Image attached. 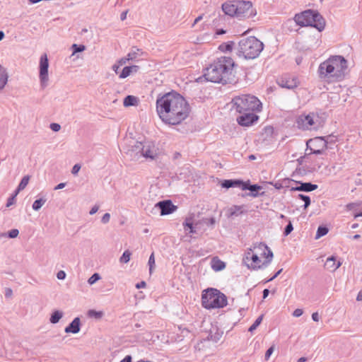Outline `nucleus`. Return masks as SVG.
<instances>
[{"label":"nucleus","mask_w":362,"mask_h":362,"mask_svg":"<svg viewBox=\"0 0 362 362\" xmlns=\"http://www.w3.org/2000/svg\"><path fill=\"white\" fill-rule=\"evenodd\" d=\"M234 66L235 62L232 58L221 57L205 69L203 77L212 83H231L235 79Z\"/></svg>","instance_id":"nucleus-2"},{"label":"nucleus","mask_w":362,"mask_h":362,"mask_svg":"<svg viewBox=\"0 0 362 362\" xmlns=\"http://www.w3.org/2000/svg\"><path fill=\"white\" fill-rule=\"evenodd\" d=\"M303 313V311L302 309H300V308H297L296 309L293 313V315L294 317H298L300 316H301Z\"/></svg>","instance_id":"nucleus-56"},{"label":"nucleus","mask_w":362,"mask_h":362,"mask_svg":"<svg viewBox=\"0 0 362 362\" xmlns=\"http://www.w3.org/2000/svg\"><path fill=\"white\" fill-rule=\"evenodd\" d=\"M66 185V183L64 182H61L59 184H58L57 186L54 187V190H58V189H63Z\"/></svg>","instance_id":"nucleus-64"},{"label":"nucleus","mask_w":362,"mask_h":362,"mask_svg":"<svg viewBox=\"0 0 362 362\" xmlns=\"http://www.w3.org/2000/svg\"><path fill=\"white\" fill-rule=\"evenodd\" d=\"M140 49L136 47H133L131 51L127 54V57L130 61H135L139 54Z\"/></svg>","instance_id":"nucleus-30"},{"label":"nucleus","mask_w":362,"mask_h":362,"mask_svg":"<svg viewBox=\"0 0 362 362\" xmlns=\"http://www.w3.org/2000/svg\"><path fill=\"white\" fill-rule=\"evenodd\" d=\"M252 254L253 253L252 249H249V250L245 253V257L243 258V261L247 264L248 268H250V266L247 262L251 260L250 257Z\"/></svg>","instance_id":"nucleus-45"},{"label":"nucleus","mask_w":362,"mask_h":362,"mask_svg":"<svg viewBox=\"0 0 362 362\" xmlns=\"http://www.w3.org/2000/svg\"><path fill=\"white\" fill-rule=\"evenodd\" d=\"M233 45H234V42L232 41H230L227 43L221 45L219 48L222 50L232 51Z\"/></svg>","instance_id":"nucleus-40"},{"label":"nucleus","mask_w":362,"mask_h":362,"mask_svg":"<svg viewBox=\"0 0 362 362\" xmlns=\"http://www.w3.org/2000/svg\"><path fill=\"white\" fill-rule=\"evenodd\" d=\"M81 328V320L79 317H75L68 326L64 329L66 333L77 334Z\"/></svg>","instance_id":"nucleus-17"},{"label":"nucleus","mask_w":362,"mask_h":362,"mask_svg":"<svg viewBox=\"0 0 362 362\" xmlns=\"http://www.w3.org/2000/svg\"><path fill=\"white\" fill-rule=\"evenodd\" d=\"M278 83L281 87L288 89H293L297 86V82L296 79L289 80L282 78L278 81Z\"/></svg>","instance_id":"nucleus-21"},{"label":"nucleus","mask_w":362,"mask_h":362,"mask_svg":"<svg viewBox=\"0 0 362 362\" xmlns=\"http://www.w3.org/2000/svg\"><path fill=\"white\" fill-rule=\"evenodd\" d=\"M19 234V230L18 229H12L9 230L8 233H1L0 238H6L8 237L9 238H16L18 237Z\"/></svg>","instance_id":"nucleus-31"},{"label":"nucleus","mask_w":362,"mask_h":362,"mask_svg":"<svg viewBox=\"0 0 362 362\" xmlns=\"http://www.w3.org/2000/svg\"><path fill=\"white\" fill-rule=\"evenodd\" d=\"M128 67L129 69V71H131V74L137 73L140 69V67L137 65L128 66Z\"/></svg>","instance_id":"nucleus-52"},{"label":"nucleus","mask_w":362,"mask_h":362,"mask_svg":"<svg viewBox=\"0 0 362 362\" xmlns=\"http://www.w3.org/2000/svg\"><path fill=\"white\" fill-rule=\"evenodd\" d=\"M155 207L160 209L161 216L170 214L177 209V206L174 205L172 201L169 199L158 202L156 204Z\"/></svg>","instance_id":"nucleus-12"},{"label":"nucleus","mask_w":362,"mask_h":362,"mask_svg":"<svg viewBox=\"0 0 362 362\" xmlns=\"http://www.w3.org/2000/svg\"><path fill=\"white\" fill-rule=\"evenodd\" d=\"M226 267L224 262L219 259L218 257H214L211 260V268L216 271L219 272Z\"/></svg>","instance_id":"nucleus-22"},{"label":"nucleus","mask_w":362,"mask_h":362,"mask_svg":"<svg viewBox=\"0 0 362 362\" xmlns=\"http://www.w3.org/2000/svg\"><path fill=\"white\" fill-rule=\"evenodd\" d=\"M336 262V257L334 256H331L327 259L325 267L327 269L334 272L341 265V262L340 261H338L337 262Z\"/></svg>","instance_id":"nucleus-20"},{"label":"nucleus","mask_w":362,"mask_h":362,"mask_svg":"<svg viewBox=\"0 0 362 362\" xmlns=\"http://www.w3.org/2000/svg\"><path fill=\"white\" fill-rule=\"evenodd\" d=\"M294 21L301 27L310 26L320 32L325 29L326 24L323 16L317 10L313 9H308L296 14Z\"/></svg>","instance_id":"nucleus-5"},{"label":"nucleus","mask_w":362,"mask_h":362,"mask_svg":"<svg viewBox=\"0 0 362 362\" xmlns=\"http://www.w3.org/2000/svg\"><path fill=\"white\" fill-rule=\"evenodd\" d=\"M250 259L252 261L251 265H250L251 268H252V266H256L255 264L253 265L252 263L258 264L261 262L257 254H252L250 257Z\"/></svg>","instance_id":"nucleus-47"},{"label":"nucleus","mask_w":362,"mask_h":362,"mask_svg":"<svg viewBox=\"0 0 362 362\" xmlns=\"http://www.w3.org/2000/svg\"><path fill=\"white\" fill-rule=\"evenodd\" d=\"M328 140L325 137L317 136L307 141L308 148H310L311 153L322 154L327 148Z\"/></svg>","instance_id":"nucleus-9"},{"label":"nucleus","mask_w":362,"mask_h":362,"mask_svg":"<svg viewBox=\"0 0 362 362\" xmlns=\"http://www.w3.org/2000/svg\"><path fill=\"white\" fill-rule=\"evenodd\" d=\"M184 228L189 233H195L196 230L194 228V221L192 217H187L183 223Z\"/></svg>","instance_id":"nucleus-24"},{"label":"nucleus","mask_w":362,"mask_h":362,"mask_svg":"<svg viewBox=\"0 0 362 362\" xmlns=\"http://www.w3.org/2000/svg\"><path fill=\"white\" fill-rule=\"evenodd\" d=\"M235 8L238 11V18H251L256 15V11L253 8L251 1L236 0Z\"/></svg>","instance_id":"nucleus-8"},{"label":"nucleus","mask_w":362,"mask_h":362,"mask_svg":"<svg viewBox=\"0 0 362 362\" xmlns=\"http://www.w3.org/2000/svg\"><path fill=\"white\" fill-rule=\"evenodd\" d=\"M98 209H99V206H98V205L93 206L89 211L90 215L95 214L98 211Z\"/></svg>","instance_id":"nucleus-60"},{"label":"nucleus","mask_w":362,"mask_h":362,"mask_svg":"<svg viewBox=\"0 0 362 362\" xmlns=\"http://www.w3.org/2000/svg\"><path fill=\"white\" fill-rule=\"evenodd\" d=\"M202 221L207 226H214L216 223L215 218H214V217H211L209 218H204Z\"/></svg>","instance_id":"nucleus-48"},{"label":"nucleus","mask_w":362,"mask_h":362,"mask_svg":"<svg viewBox=\"0 0 362 362\" xmlns=\"http://www.w3.org/2000/svg\"><path fill=\"white\" fill-rule=\"evenodd\" d=\"M347 68V60L342 56L334 55L320 64L318 73L321 78L340 81L344 79Z\"/></svg>","instance_id":"nucleus-3"},{"label":"nucleus","mask_w":362,"mask_h":362,"mask_svg":"<svg viewBox=\"0 0 362 362\" xmlns=\"http://www.w3.org/2000/svg\"><path fill=\"white\" fill-rule=\"evenodd\" d=\"M296 182L298 185L296 187H292L291 191L310 192L318 188L317 185L311 182H303L301 181H297Z\"/></svg>","instance_id":"nucleus-14"},{"label":"nucleus","mask_w":362,"mask_h":362,"mask_svg":"<svg viewBox=\"0 0 362 362\" xmlns=\"http://www.w3.org/2000/svg\"><path fill=\"white\" fill-rule=\"evenodd\" d=\"M5 296L6 298H11L13 295V291L10 288H6L5 290Z\"/></svg>","instance_id":"nucleus-59"},{"label":"nucleus","mask_w":362,"mask_h":362,"mask_svg":"<svg viewBox=\"0 0 362 362\" xmlns=\"http://www.w3.org/2000/svg\"><path fill=\"white\" fill-rule=\"evenodd\" d=\"M131 75V71H129V69L128 66H124L120 73L119 77V78H125Z\"/></svg>","instance_id":"nucleus-43"},{"label":"nucleus","mask_w":362,"mask_h":362,"mask_svg":"<svg viewBox=\"0 0 362 362\" xmlns=\"http://www.w3.org/2000/svg\"><path fill=\"white\" fill-rule=\"evenodd\" d=\"M30 179V175H25L21 180L18 187V191H22L23 190L26 186L28 185V182H29V180Z\"/></svg>","instance_id":"nucleus-33"},{"label":"nucleus","mask_w":362,"mask_h":362,"mask_svg":"<svg viewBox=\"0 0 362 362\" xmlns=\"http://www.w3.org/2000/svg\"><path fill=\"white\" fill-rule=\"evenodd\" d=\"M259 247L261 249L264 248V250H267L268 254L266 256V260L262 263V264L258 266H252L253 269H261L262 267H267L272 262L273 258V252L265 244L260 243Z\"/></svg>","instance_id":"nucleus-19"},{"label":"nucleus","mask_w":362,"mask_h":362,"mask_svg":"<svg viewBox=\"0 0 362 362\" xmlns=\"http://www.w3.org/2000/svg\"><path fill=\"white\" fill-rule=\"evenodd\" d=\"M50 129L53 132H59L61 129V126L58 123H52L50 124Z\"/></svg>","instance_id":"nucleus-51"},{"label":"nucleus","mask_w":362,"mask_h":362,"mask_svg":"<svg viewBox=\"0 0 362 362\" xmlns=\"http://www.w3.org/2000/svg\"><path fill=\"white\" fill-rule=\"evenodd\" d=\"M328 232H329V228H327V226H324V225L320 226L317 228V230L316 232L315 239L317 240V239L325 236V235H327L328 233Z\"/></svg>","instance_id":"nucleus-28"},{"label":"nucleus","mask_w":362,"mask_h":362,"mask_svg":"<svg viewBox=\"0 0 362 362\" xmlns=\"http://www.w3.org/2000/svg\"><path fill=\"white\" fill-rule=\"evenodd\" d=\"M130 62L129 59L127 57V56L124 57H122L121 58L118 62H117V64L119 65V66H123L124 64H126L127 62Z\"/></svg>","instance_id":"nucleus-50"},{"label":"nucleus","mask_w":362,"mask_h":362,"mask_svg":"<svg viewBox=\"0 0 362 362\" xmlns=\"http://www.w3.org/2000/svg\"><path fill=\"white\" fill-rule=\"evenodd\" d=\"M146 282L144 281H141V282L137 283L136 284V288L139 289V288L146 287Z\"/></svg>","instance_id":"nucleus-61"},{"label":"nucleus","mask_w":362,"mask_h":362,"mask_svg":"<svg viewBox=\"0 0 362 362\" xmlns=\"http://www.w3.org/2000/svg\"><path fill=\"white\" fill-rule=\"evenodd\" d=\"M233 107L237 112L260 111L262 103L259 99L250 95H243L234 98Z\"/></svg>","instance_id":"nucleus-7"},{"label":"nucleus","mask_w":362,"mask_h":362,"mask_svg":"<svg viewBox=\"0 0 362 362\" xmlns=\"http://www.w3.org/2000/svg\"><path fill=\"white\" fill-rule=\"evenodd\" d=\"M81 169V165L79 164H75L71 170V173L74 175H77L78 171Z\"/></svg>","instance_id":"nucleus-54"},{"label":"nucleus","mask_w":362,"mask_h":362,"mask_svg":"<svg viewBox=\"0 0 362 362\" xmlns=\"http://www.w3.org/2000/svg\"><path fill=\"white\" fill-rule=\"evenodd\" d=\"M139 99L136 96L129 95L124 98L123 105L124 107L137 105Z\"/></svg>","instance_id":"nucleus-25"},{"label":"nucleus","mask_w":362,"mask_h":362,"mask_svg":"<svg viewBox=\"0 0 362 362\" xmlns=\"http://www.w3.org/2000/svg\"><path fill=\"white\" fill-rule=\"evenodd\" d=\"M227 303L226 296L216 288H208L203 291L202 304L204 308H222Z\"/></svg>","instance_id":"nucleus-6"},{"label":"nucleus","mask_w":362,"mask_h":362,"mask_svg":"<svg viewBox=\"0 0 362 362\" xmlns=\"http://www.w3.org/2000/svg\"><path fill=\"white\" fill-rule=\"evenodd\" d=\"M243 206L234 205L230 208L229 212L230 216H238L243 213Z\"/></svg>","instance_id":"nucleus-29"},{"label":"nucleus","mask_w":362,"mask_h":362,"mask_svg":"<svg viewBox=\"0 0 362 362\" xmlns=\"http://www.w3.org/2000/svg\"><path fill=\"white\" fill-rule=\"evenodd\" d=\"M264 48V44L254 36L241 39L238 45L237 55L245 59L257 58Z\"/></svg>","instance_id":"nucleus-4"},{"label":"nucleus","mask_w":362,"mask_h":362,"mask_svg":"<svg viewBox=\"0 0 362 362\" xmlns=\"http://www.w3.org/2000/svg\"><path fill=\"white\" fill-rule=\"evenodd\" d=\"M148 264V266H149V272H150V274H151L152 271H153V267L155 266V257H154V254L153 253H152L150 255Z\"/></svg>","instance_id":"nucleus-44"},{"label":"nucleus","mask_w":362,"mask_h":362,"mask_svg":"<svg viewBox=\"0 0 362 362\" xmlns=\"http://www.w3.org/2000/svg\"><path fill=\"white\" fill-rule=\"evenodd\" d=\"M71 49L73 51L72 54H74L76 53L84 51L86 49V46L83 45L73 44L71 45Z\"/></svg>","instance_id":"nucleus-38"},{"label":"nucleus","mask_w":362,"mask_h":362,"mask_svg":"<svg viewBox=\"0 0 362 362\" xmlns=\"http://www.w3.org/2000/svg\"><path fill=\"white\" fill-rule=\"evenodd\" d=\"M49 60L46 53L41 55L39 64V78L42 88L47 87L49 81Z\"/></svg>","instance_id":"nucleus-10"},{"label":"nucleus","mask_w":362,"mask_h":362,"mask_svg":"<svg viewBox=\"0 0 362 362\" xmlns=\"http://www.w3.org/2000/svg\"><path fill=\"white\" fill-rule=\"evenodd\" d=\"M110 220V214L109 213H106L105 214L102 218H101V222L104 224L105 223H107Z\"/></svg>","instance_id":"nucleus-49"},{"label":"nucleus","mask_w":362,"mask_h":362,"mask_svg":"<svg viewBox=\"0 0 362 362\" xmlns=\"http://www.w3.org/2000/svg\"><path fill=\"white\" fill-rule=\"evenodd\" d=\"M47 199L45 198H40L36 199L32 206V208L34 211H39L42 206L45 204Z\"/></svg>","instance_id":"nucleus-32"},{"label":"nucleus","mask_w":362,"mask_h":362,"mask_svg":"<svg viewBox=\"0 0 362 362\" xmlns=\"http://www.w3.org/2000/svg\"><path fill=\"white\" fill-rule=\"evenodd\" d=\"M262 187L257 184L252 185L250 184V181H244V184L243 186V190H249L250 192L247 195L251 196L253 197H257L259 196V190L262 189Z\"/></svg>","instance_id":"nucleus-16"},{"label":"nucleus","mask_w":362,"mask_h":362,"mask_svg":"<svg viewBox=\"0 0 362 362\" xmlns=\"http://www.w3.org/2000/svg\"><path fill=\"white\" fill-rule=\"evenodd\" d=\"M156 111L164 123L177 125L188 117L190 109L189 104L180 94L172 91L157 98Z\"/></svg>","instance_id":"nucleus-1"},{"label":"nucleus","mask_w":362,"mask_h":362,"mask_svg":"<svg viewBox=\"0 0 362 362\" xmlns=\"http://www.w3.org/2000/svg\"><path fill=\"white\" fill-rule=\"evenodd\" d=\"M312 319L315 322H318L320 320V317L318 313L315 312L312 314Z\"/></svg>","instance_id":"nucleus-62"},{"label":"nucleus","mask_w":362,"mask_h":362,"mask_svg":"<svg viewBox=\"0 0 362 362\" xmlns=\"http://www.w3.org/2000/svg\"><path fill=\"white\" fill-rule=\"evenodd\" d=\"M263 316H264L263 315H261L255 320L254 323L249 327V329H248L249 332H252L254 330H255L257 328V327L261 324V322L263 320Z\"/></svg>","instance_id":"nucleus-35"},{"label":"nucleus","mask_w":362,"mask_h":362,"mask_svg":"<svg viewBox=\"0 0 362 362\" xmlns=\"http://www.w3.org/2000/svg\"><path fill=\"white\" fill-rule=\"evenodd\" d=\"M139 148L141 149L140 156H144L146 158L154 159L156 156V150L152 142L145 141L143 144H139Z\"/></svg>","instance_id":"nucleus-13"},{"label":"nucleus","mask_w":362,"mask_h":362,"mask_svg":"<svg viewBox=\"0 0 362 362\" xmlns=\"http://www.w3.org/2000/svg\"><path fill=\"white\" fill-rule=\"evenodd\" d=\"M100 279V275L98 273H94L88 279V283L93 285Z\"/></svg>","instance_id":"nucleus-41"},{"label":"nucleus","mask_w":362,"mask_h":362,"mask_svg":"<svg viewBox=\"0 0 362 362\" xmlns=\"http://www.w3.org/2000/svg\"><path fill=\"white\" fill-rule=\"evenodd\" d=\"M63 312L59 310H55L51 314L49 322L52 324H57L59 322V320L63 317Z\"/></svg>","instance_id":"nucleus-26"},{"label":"nucleus","mask_w":362,"mask_h":362,"mask_svg":"<svg viewBox=\"0 0 362 362\" xmlns=\"http://www.w3.org/2000/svg\"><path fill=\"white\" fill-rule=\"evenodd\" d=\"M298 198L303 200L304 202L303 208L305 209L310 205V198L308 195H305L303 194H299L298 195Z\"/></svg>","instance_id":"nucleus-36"},{"label":"nucleus","mask_w":362,"mask_h":362,"mask_svg":"<svg viewBox=\"0 0 362 362\" xmlns=\"http://www.w3.org/2000/svg\"><path fill=\"white\" fill-rule=\"evenodd\" d=\"M103 313L100 311H96L95 310H89L88 312V315L90 317H95L96 319L101 318L103 316Z\"/></svg>","instance_id":"nucleus-39"},{"label":"nucleus","mask_w":362,"mask_h":362,"mask_svg":"<svg viewBox=\"0 0 362 362\" xmlns=\"http://www.w3.org/2000/svg\"><path fill=\"white\" fill-rule=\"evenodd\" d=\"M132 357L130 355H127L120 362H132Z\"/></svg>","instance_id":"nucleus-63"},{"label":"nucleus","mask_w":362,"mask_h":362,"mask_svg":"<svg viewBox=\"0 0 362 362\" xmlns=\"http://www.w3.org/2000/svg\"><path fill=\"white\" fill-rule=\"evenodd\" d=\"M293 224H292L291 221L289 220L288 224L286 225V226L284 228V236L288 235L293 231Z\"/></svg>","instance_id":"nucleus-42"},{"label":"nucleus","mask_w":362,"mask_h":362,"mask_svg":"<svg viewBox=\"0 0 362 362\" xmlns=\"http://www.w3.org/2000/svg\"><path fill=\"white\" fill-rule=\"evenodd\" d=\"M8 75L6 69L0 65V90L3 89L7 83Z\"/></svg>","instance_id":"nucleus-23"},{"label":"nucleus","mask_w":362,"mask_h":362,"mask_svg":"<svg viewBox=\"0 0 362 362\" xmlns=\"http://www.w3.org/2000/svg\"><path fill=\"white\" fill-rule=\"evenodd\" d=\"M274 346H272L271 347H269V348L267 350V351H266V353H265V356H264V357H265V360H268V359L269 358L270 356L272 354V353H273V351H274Z\"/></svg>","instance_id":"nucleus-53"},{"label":"nucleus","mask_w":362,"mask_h":362,"mask_svg":"<svg viewBox=\"0 0 362 362\" xmlns=\"http://www.w3.org/2000/svg\"><path fill=\"white\" fill-rule=\"evenodd\" d=\"M313 114H309L304 117V118H300L303 123V126L307 129H309L314 124Z\"/></svg>","instance_id":"nucleus-27"},{"label":"nucleus","mask_w":362,"mask_h":362,"mask_svg":"<svg viewBox=\"0 0 362 362\" xmlns=\"http://www.w3.org/2000/svg\"><path fill=\"white\" fill-rule=\"evenodd\" d=\"M57 277L59 280H64L66 278V273L64 271L61 270L57 272Z\"/></svg>","instance_id":"nucleus-55"},{"label":"nucleus","mask_w":362,"mask_h":362,"mask_svg":"<svg viewBox=\"0 0 362 362\" xmlns=\"http://www.w3.org/2000/svg\"><path fill=\"white\" fill-rule=\"evenodd\" d=\"M15 200H16V198H14L13 196H11L7 200L6 207H9L11 205H13L15 202Z\"/></svg>","instance_id":"nucleus-58"},{"label":"nucleus","mask_w":362,"mask_h":362,"mask_svg":"<svg viewBox=\"0 0 362 362\" xmlns=\"http://www.w3.org/2000/svg\"><path fill=\"white\" fill-rule=\"evenodd\" d=\"M282 270L283 269H281L279 271H277L273 276H272L270 279L266 280L264 281V283H267V282L273 281L275 278H276L281 273Z\"/></svg>","instance_id":"nucleus-57"},{"label":"nucleus","mask_w":362,"mask_h":362,"mask_svg":"<svg viewBox=\"0 0 362 362\" xmlns=\"http://www.w3.org/2000/svg\"><path fill=\"white\" fill-rule=\"evenodd\" d=\"M293 181V180H291V179H285V180H282L281 182H276L274 184V187L277 189H280L283 187H288V184Z\"/></svg>","instance_id":"nucleus-34"},{"label":"nucleus","mask_w":362,"mask_h":362,"mask_svg":"<svg viewBox=\"0 0 362 362\" xmlns=\"http://www.w3.org/2000/svg\"><path fill=\"white\" fill-rule=\"evenodd\" d=\"M243 184L244 181L242 180H223L221 183V186L226 189H229L230 187H239L243 189Z\"/></svg>","instance_id":"nucleus-18"},{"label":"nucleus","mask_w":362,"mask_h":362,"mask_svg":"<svg viewBox=\"0 0 362 362\" xmlns=\"http://www.w3.org/2000/svg\"><path fill=\"white\" fill-rule=\"evenodd\" d=\"M144 142H139V141H136V144L132 146V150L131 151L132 152H135V153L137 155L138 153H141V149L139 148V144H143Z\"/></svg>","instance_id":"nucleus-46"},{"label":"nucleus","mask_w":362,"mask_h":362,"mask_svg":"<svg viewBox=\"0 0 362 362\" xmlns=\"http://www.w3.org/2000/svg\"><path fill=\"white\" fill-rule=\"evenodd\" d=\"M237 4L235 1L226 2L222 5V10L226 15L238 18V11L235 8Z\"/></svg>","instance_id":"nucleus-15"},{"label":"nucleus","mask_w":362,"mask_h":362,"mask_svg":"<svg viewBox=\"0 0 362 362\" xmlns=\"http://www.w3.org/2000/svg\"><path fill=\"white\" fill-rule=\"evenodd\" d=\"M132 253L129 250H125L119 259L121 263H127L130 260Z\"/></svg>","instance_id":"nucleus-37"},{"label":"nucleus","mask_w":362,"mask_h":362,"mask_svg":"<svg viewBox=\"0 0 362 362\" xmlns=\"http://www.w3.org/2000/svg\"><path fill=\"white\" fill-rule=\"evenodd\" d=\"M240 116L237 117V122L240 126L248 127L257 121L259 117L255 112H238Z\"/></svg>","instance_id":"nucleus-11"}]
</instances>
